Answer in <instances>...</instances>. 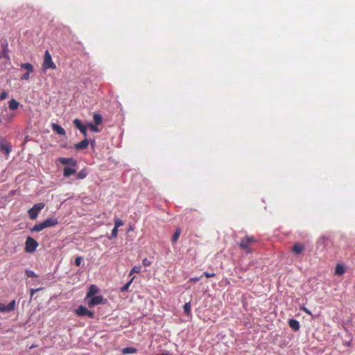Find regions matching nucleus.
Wrapping results in <instances>:
<instances>
[{
	"label": "nucleus",
	"instance_id": "obj_1",
	"mask_svg": "<svg viewBox=\"0 0 355 355\" xmlns=\"http://www.w3.org/2000/svg\"><path fill=\"white\" fill-rule=\"evenodd\" d=\"M257 242V239L253 236L247 235L241 239L239 245V248L244 250L246 253H251L252 252V246Z\"/></svg>",
	"mask_w": 355,
	"mask_h": 355
},
{
	"label": "nucleus",
	"instance_id": "obj_2",
	"mask_svg": "<svg viewBox=\"0 0 355 355\" xmlns=\"http://www.w3.org/2000/svg\"><path fill=\"white\" fill-rule=\"evenodd\" d=\"M45 205L43 202L35 204L32 208L28 210L29 217L32 220H35L37 218L39 212L44 209Z\"/></svg>",
	"mask_w": 355,
	"mask_h": 355
},
{
	"label": "nucleus",
	"instance_id": "obj_3",
	"mask_svg": "<svg viewBox=\"0 0 355 355\" xmlns=\"http://www.w3.org/2000/svg\"><path fill=\"white\" fill-rule=\"evenodd\" d=\"M42 67L44 69H55L56 68V66L53 62L51 55L48 50L45 51Z\"/></svg>",
	"mask_w": 355,
	"mask_h": 355
},
{
	"label": "nucleus",
	"instance_id": "obj_4",
	"mask_svg": "<svg viewBox=\"0 0 355 355\" xmlns=\"http://www.w3.org/2000/svg\"><path fill=\"white\" fill-rule=\"evenodd\" d=\"M38 243L32 237L28 236L25 243V251L26 252H33L36 250Z\"/></svg>",
	"mask_w": 355,
	"mask_h": 355
},
{
	"label": "nucleus",
	"instance_id": "obj_5",
	"mask_svg": "<svg viewBox=\"0 0 355 355\" xmlns=\"http://www.w3.org/2000/svg\"><path fill=\"white\" fill-rule=\"evenodd\" d=\"M104 299L101 295L92 296V297L85 300V302L89 307H93L96 305L103 304Z\"/></svg>",
	"mask_w": 355,
	"mask_h": 355
},
{
	"label": "nucleus",
	"instance_id": "obj_6",
	"mask_svg": "<svg viewBox=\"0 0 355 355\" xmlns=\"http://www.w3.org/2000/svg\"><path fill=\"white\" fill-rule=\"evenodd\" d=\"M76 314L77 315H78V316H87L89 318H94V313L93 311H91L88 310L84 306H80L76 310Z\"/></svg>",
	"mask_w": 355,
	"mask_h": 355
},
{
	"label": "nucleus",
	"instance_id": "obj_7",
	"mask_svg": "<svg viewBox=\"0 0 355 355\" xmlns=\"http://www.w3.org/2000/svg\"><path fill=\"white\" fill-rule=\"evenodd\" d=\"M21 67L26 71L21 77V80H28L30 78V73L33 71V66L30 63H22Z\"/></svg>",
	"mask_w": 355,
	"mask_h": 355
},
{
	"label": "nucleus",
	"instance_id": "obj_8",
	"mask_svg": "<svg viewBox=\"0 0 355 355\" xmlns=\"http://www.w3.org/2000/svg\"><path fill=\"white\" fill-rule=\"evenodd\" d=\"M16 302L15 300H12L8 304H4L0 303V311L3 313L10 312L15 309Z\"/></svg>",
	"mask_w": 355,
	"mask_h": 355
},
{
	"label": "nucleus",
	"instance_id": "obj_9",
	"mask_svg": "<svg viewBox=\"0 0 355 355\" xmlns=\"http://www.w3.org/2000/svg\"><path fill=\"white\" fill-rule=\"evenodd\" d=\"M73 123L74 125L80 131V132L82 134H83L85 136L87 135V128H88L87 125H83L81 121L78 119H74Z\"/></svg>",
	"mask_w": 355,
	"mask_h": 355
},
{
	"label": "nucleus",
	"instance_id": "obj_10",
	"mask_svg": "<svg viewBox=\"0 0 355 355\" xmlns=\"http://www.w3.org/2000/svg\"><path fill=\"white\" fill-rule=\"evenodd\" d=\"M59 162L63 165H71L72 166H75L77 164V162L73 158H68V157H60L59 159Z\"/></svg>",
	"mask_w": 355,
	"mask_h": 355
},
{
	"label": "nucleus",
	"instance_id": "obj_11",
	"mask_svg": "<svg viewBox=\"0 0 355 355\" xmlns=\"http://www.w3.org/2000/svg\"><path fill=\"white\" fill-rule=\"evenodd\" d=\"M304 250V245L300 243H295L292 248V252L296 255L301 254Z\"/></svg>",
	"mask_w": 355,
	"mask_h": 355
},
{
	"label": "nucleus",
	"instance_id": "obj_12",
	"mask_svg": "<svg viewBox=\"0 0 355 355\" xmlns=\"http://www.w3.org/2000/svg\"><path fill=\"white\" fill-rule=\"evenodd\" d=\"M98 291H99V289L96 285H94V284L91 285L89 288V291L86 295L85 300H87V299L92 297V296H94V295L97 294L98 293Z\"/></svg>",
	"mask_w": 355,
	"mask_h": 355
},
{
	"label": "nucleus",
	"instance_id": "obj_13",
	"mask_svg": "<svg viewBox=\"0 0 355 355\" xmlns=\"http://www.w3.org/2000/svg\"><path fill=\"white\" fill-rule=\"evenodd\" d=\"M289 327L295 331H297L300 328V322L295 319H290L288 320Z\"/></svg>",
	"mask_w": 355,
	"mask_h": 355
},
{
	"label": "nucleus",
	"instance_id": "obj_14",
	"mask_svg": "<svg viewBox=\"0 0 355 355\" xmlns=\"http://www.w3.org/2000/svg\"><path fill=\"white\" fill-rule=\"evenodd\" d=\"M89 145V141L87 139H85L80 142L75 144V148L76 150H83L87 148Z\"/></svg>",
	"mask_w": 355,
	"mask_h": 355
},
{
	"label": "nucleus",
	"instance_id": "obj_15",
	"mask_svg": "<svg viewBox=\"0 0 355 355\" xmlns=\"http://www.w3.org/2000/svg\"><path fill=\"white\" fill-rule=\"evenodd\" d=\"M45 228L53 227L58 223V219L51 218L43 221Z\"/></svg>",
	"mask_w": 355,
	"mask_h": 355
},
{
	"label": "nucleus",
	"instance_id": "obj_16",
	"mask_svg": "<svg viewBox=\"0 0 355 355\" xmlns=\"http://www.w3.org/2000/svg\"><path fill=\"white\" fill-rule=\"evenodd\" d=\"M52 129L57 132V134L60 135H65L66 134V132L64 130V129L61 127L60 125L56 124V123H53L52 124Z\"/></svg>",
	"mask_w": 355,
	"mask_h": 355
},
{
	"label": "nucleus",
	"instance_id": "obj_17",
	"mask_svg": "<svg viewBox=\"0 0 355 355\" xmlns=\"http://www.w3.org/2000/svg\"><path fill=\"white\" fill-rule=\"evenodd\" d=\"M19 105L20 104L17 101H16L15 99H11L9 101L8 107L10 110H16L17 109L19 108Z\"/></svg>",
	"mask_w": 355,
	"mask_h": 355
},
{
	"label": "nucleus",
	"instance_id": "obj_18",
	"mask_svg": "<svg viewBox=\"0 0 355 355\" xmlns=\"http://www.w3.org/2000/svg\"><path fill=\"white\" fill-rule=\"evenodd\" d=\"M76 170L73 168H71L70 167H64L63 170V175L64 177H70L71 175H73L76 173Z\"/></svg>",
	"mask_w": 355,
	"mask_h": 355
},
{
	"label": "nucleus",
	"instance_id": "obj_19",
	"mask_svg": "<svg viewBox=\"0 0 355 355\" xmlns=\"http://www.w3.org/2000/svg\"><path fill=\"white\" fill-rule=\"evenodd\" d=\"M1 150L6 155H8L11 151V146L9 144H1Z\"/></svg>",
	"mask_w": 355,
	"mask_h": 355
},
{
	"label": "nucleus",
	"instance_id": "obj_20",
	"mask_svg": "<svg viewBox=\"0 0 355 355\" xmlns=\"http://www.w3.org/2000/svg\"><path fill=\"white\" fill-rule=\"evenodd\" d=\"M45 229V226L44 225V223H37L33 226V227L31 229V232H40Z\"/></svg>",
	"mask_w": 355,
	"mask_h": 355
},
{
	"label": "nucleus",
	"instance_id": "obj_21",
	"mask_svg": "<svg viewBox=\"0 0 355 355\" xmlns=\"http://www.w3.org/2000/svg\"><path fill=\"white\" fill-rule=\"evenodd\" d=\"M344 273L345 268L340 264H337L335 268V274L341 276Z\"/></svg>",
	"mask_w": 355,
	"mask_h": 355
},
{
	"label": "nucleus",
	"instance_id": "obj_22",
	"mask_svg": "<svg viewBox=\"0 0 355 355\" xmlns=\"http://www.w3.org/2000/svg\"><path fill=\"white\" fill-rule=\"evenodd\" d=\"M180 234H181V229L180 228H178L175 230V233H174V234H173V237L171 239L172 243H176L178 241V239H179V237L180 236Z\"/></svg>",
	"mask_w": 355,
	"mask_h": 355
},
{
	"label": "nucleus",
	"instance_id": "obj_23",
	"mask_svg": "<svg viewBox=\"0 0 355 355\" xmlns=\"http://www.w3.org/2000/svg\"><path fill=\"white\" fill-rule=\"evenodd\" d=\"M94 123L96 125H100L102 123V116L98 114H94L93 116Z\"/></svg>",
	"mask_w": 355,
	"mask_h": 355
},
{
	"label": "nucleus",
	"instance_id": "obj_24",
	"mask_svg": "<svg viewBox=\"0 0 355 355\" xmlns=\"http://www.w3.org/2000/svg\"><path fill=\"white\" fill-rule=\"evenodd\" d=\"M137 352V349L135 347H125L122 349V353L126 354H134Z\"/></svg>",
	"mask_w": 355,
	"mask_h": 355
},
{
	"label": "nucleus",
	"instance_id": "obj_25",
	"mask_svg": "<svg viewBox=\"0 0 355 355\" xmlns=\"http://www.w3.org/2000/svg\"><path fill=\"white\" fill-rule=\"evenodd\" d=\"M97 126H98V125H96V124L92 123H90L87 124L88 128H89L91 131L94 132H100V129L98 128Z\"/></svg>",
	"mask_w": 355,
	"mask_h": 355
},
{
	"label": "nucleus",
	"instance_id": "obj_26",
	"mask_svg": "<svg viewBox=\"0 0 355 355\" xmlns=\"http://www.w3.org/2000/svg\"><path fill=\"white\" fill-rule=\"evenodd\" d=\"M183 308H184V313L187 315H190V313H191V303L190 302L185 303Z\"/></svg>",
	"mask_w": 355,
	"mask_h": 355
},
{
	"label": "nucleus",
	"instance_id": "obj_27",
	"mask_svg": "<svg viewBox=\"0 0 355 355\" xmlns=\"http://www.w3.org/2000/svg\"><path fill=\"white\" fill-rule=\"evenodd\" d=\"M141 268L140 266H134L130 272V275H132L133 273H139L141 272Z\"/></svg>",
	"mask_w": 355,
	"mask_h": 355
},
{
	"label": "nucleus",
	"instance_id": "obj_28",
	"mask_svg": "<svg viewBox=\"0 0 355 355\" xmlns=\"http://www.w3.org/2000/svg\"><path fill=\"white\" fill-rule=\"evenodd\" d=\"M123 224L124 223H123V220L121 219H120V218H116L114 220V226L116 227L119 228V227L123 225Z\"/></svg>",
	"mask_w": 355,
	"mask_h": 355
},
{
	"label": "nucleus",
	"instance_id": "obj_29",
	"mask_svg": "<svg viewBox=\"0 0 355 355\" xmlns=\"http://www.w3.org/2000/svg\"><path fill=\"white\" fill-rule=\"evenodd\" d=\"M26 275L28 277H36L37 275L32 270H26L25 271Z\"/></svg>",
	"mask_w": 355,
	"mask_h": 355
},
{
	"label": "nucleus",
	"instance_id": "obj_30",
	"mask_svg": "<svg viewBox=\"0 0 355 355\" xmlns=\"http://www.w3.org/2000/svg\"><path fill=\"white\" fill-rule=\"evenodd\" d=\"M133 279L134 278H132L128 282H127L122 288H121V291H127L130 286V285L131 284V283L133 281Z\"/></svg>",
	"mask_w": 355,
	"mask_h": 355
},
{
	"label": "nucleus",
	"instance_id": "obj_31",
	"mask_svg": "<svg viewBox=\"0 0 355 355\" xmlns=\"http://www.w3.org/2000/svg\"><path fill=\"white\" fill-rule=\"evenodd\" d=\"M86 176H87V173L84 170L80 171L78 174V178H79V179H83Z\"/></svg>",
	"mask_w": 355,
	"mask_h": 355
},
{
	"label": "nucleus",
	"instance_id": "obj_32",
	"mask_svg": "<svg viewBox=\"0 0 355 355\" xmlns=\"http://www.w3.org/2000/svg\"><path fill=\"white\" fill-rule=\"evenodd\" d=\"M8 96V92L6 91H3L0 94V101H3V100L6 99Z\"/></svg>",
	"mask_w": 355,
	"mask_h": 355
},
{
	"label": "nucleus",
	"instance_id": "obj_33",
	"mask_svg": "<svg viewBox=\"0 0 355 355\" xmlns=\"http://www.w3.org/2000/svg\"><path fill=\"white\" fill-rule=\"evenodd\" d=\"M82 260H83V259H82L81 257H76V259H75V264H76V266H80L81 263H82Z\"/></svg>",
	"mask_w": 355,
	"mask_h": 355
},
{
	"label": "nucleus",
	"instance_id": "obj_34",
	"mask_svg": "<svg viewBox=\"0 0 355 355\" xmlns=\"http://www.w3.org/2000/svg\"><path fill=\"white\" fill-rule=\"evenodd\" d=\"M142 263L144 266H149L151 264V261L147 258H145L143 259Z\"/></svg>",
	"mask_w": 355,
	"mask_h": 355
},
{
	"label": "nucleus",
	"instance_id": "obj_35",
	"mask_svg": "<svg viewBox=\"0 0 355 355\" xmlns=\"http://www.w3.org/2000/svg\"><path fill=\"white\" fill-rule=\"evenodd\" d=\"M118 227H116L114 226V227L112 229V238H116L117 236V233H118Z\"/></svg>",
	"mask_w": 355,
	"mask_h": 355
},
{
	"label": "nucleus",
	"instance_id": "obj_36",
	"mask_svg": "<svg viewBox=\"0 0 355 355\" xmlns=\"http://www.w3.org/2000/svg\"><path fill=\"white\" fill-rule=\"evenodd\" d=\"M203 275L205 276L207 278H209V277H215V273H209L208 272H205L203 273Z\"/></svg>",
	"mask_w": 355,
	"mask_h": 355
},
{
	"label": "nucleus",
	"instance_id": "obj_37",
	"mask_svg": "<svg viewBox=\"0 0 355 355\" xmlns=\"http://www.w3.org/2000/svg\"><path fill=\"white\" fill-rule=\"evenodd\" d=\"M41 289H42V288H36V289H35V288H31V289L30 290V293H31V297H32L33 296V295H34L36 292H37V291H40Z\"/></svg>",
	"mask_w": 355,
	"mask_h": 355
},
{
	"label": "nucleus",
	"instance_id": "obj_38",
	"mask_svg": "<svg viewBox=\"0 0 355 355\" xmlns=\"http://www.w3.org/2000/svg\"><path fill=\"white\" fill-rule=\"evenodd\" d=\"M300 310L303 311L304 312H305L308 315H311V312L307 308H306L305 306L300 307Z\"/></svg>",
	"mask_w": 355,
	"mask_h": 355
},
{
	"label": "nucleus",
	"instance_id": "obj_39",
	"mask_svg": "<svg viewBox=\"0 0 355 355\" xmlns=\"http://www.w3.org/2000/svg\"><path fill=\"white\" fill-rule=\"evenodd\" d=\"M200 279H201V277H191V278L189 279V282H198Z\"/></svg>",
	"mask_w": 355,
	"mask_h": 355
},
{
	"label": "nucleus",
	"instance_id": "obj_40",
	"mask_svg": "<svg viewBox=\"0 0 355 355\" xmlns=\"http://www.w3.org/2000/svg\"><path fill=\"white\" fill-rule=\"evenodd\" d=\"M132 230H133V227H132V225H130L127 232H129L132 231Z\"/></svg>",
	"mask_w": 355,
	"mask_h": 355
},
{
	"label": "nucleus",
	"instance_id": "obj_41",
	"mask_svg": "<svg viewBox=\"0 0 355 355\" xmlns=\"http://www.w3.org/2000/svg\"><path fill=\"white\" fill-rule=\"evenodd\" d=\"M34 347H36V345H32L31 346V347H30V348H31V349H33V348H34Z\"/></svg>",
	"mask_w": 355,
	"mask_h": 355
}]
</instances>
